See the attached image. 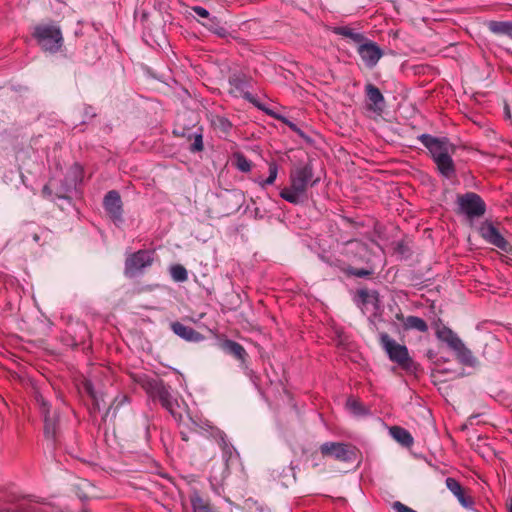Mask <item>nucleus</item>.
I'll use <instances>...</instances> for the list:
<instances>
[{
    "label": "nucleus",
    "instance_id": "nucleus-46",
    "mask_svg": "<svg viewBox=\"0 0 512 512\" xmlns=\"http://www.w3.org/2000/svg\"><path fill=\"white\" fill-rule=\"evenodd\" d=\"M358 296L361 298L362 302L363 303H366L367 302V299L369 297V293L366 289H360L358 290Z\"/></svg>",
    "mask_w": 512,
    "mask_h": 512
},
{
    "label": "nucleus",
    "instance_id": "nucleus-62",
    "mask_svg": "<svg viewBox=\"0 0 512 512\" xmlns=\"http://www.w3.org/2000/svg\"><path fill=\"white\" fill-rule=\"evenodd\" d=\"M190 321H192L193 323H196V320L193 318H190Z\"/></svg>",
    "mask_w": 512,
    "mask_h": 512
},
{
    "label": "nucleus",
    "instance_id": "nucleus-40",
    "mask_svg": "<svg viewBox=\"0 0 512 512\" xmlns=\"http://www.w3.org/2000/svg\"><path fill=\"white\" fill-rule=\"evenodd\" d=\"M392 507L396 512H417L416 510L404 505L400 501H395Z\"/></svg>",
    "mask_w": 512,
    "mask_h": 512
},
{
    "label": "nucleus",
    "instance_id": "nucleus-33",
    "mask_svg": "<svg viewBox=\"0 0 512 512\" xmlns=\"http://www.w3.org/2000/svg\"><path fill=\"white\" fill-rule=\"evenodd\" d=\"M346 406L353 414L357 416L366 415L368 413V410L362 405V403L352 397L347 399Z\"/></svg>",
    "mask_w": 512,
    "mask_h": 512
},
{
    "label": "nucleus",
    "instance_id": "nucleus-29",
    "mask_svg": "<svg viewBox=\"0 0 512 512\" xmlns=\"http://www.w3.org/2000/svg\"><path fill=\"white\" fill-rule=\"evenodd\" d=\"M190 502L194 512H211L209 503L198 492H194L190 496Z\"/></svg>",
    "mask_w": 512,
    "mask_h": 512
},
{
    "label": "nucleus",
    "instance_id": "nucleus-10",
    "mask_svg": "<svg viewBox=\"0 0 512 512\" xmlns=\"http://www.w3.org/2000/svg\"><path fill=\"white\" fill-rule=\"evenodd\" d=\"M357 52L365 66L369 69L374 68L384 55V51L381 47L367 37L365 38V41L358 45Z\"/></svg>",
    "mask_w": 512,
    "mask_h": 512
},
{
    "label": "nucleus",
    "instance_id": "nucleus-15",
    "mask_svg": "<svg viewBox=\"0 0 512 512\" xmlns=\"http://www.w3.org/2000/svg\"><path fill=\"white\" fill-rule=\"evenodd\" d=\"M170 328L174 334L187 342L198 343L205 339L204 335L178 321L171 322Z\"/></svg>",
    "mask_w": 512,
    "mask_h": 512
},
{
    "label": "nucleus",
    "instance_id": "nucleus-59",
    "mask_svg": "<svg viewBox=\"0 0 512 512\" xmlns=\"http://www.w3.org/2000/svg\"><path fill=\"white\" fill-rule=\"evenodd\" d=\"M57 196H58V197H60V198H65V196H64V195L59 194V193H57Z\"/></svg>",
    "mask_w": 512,
    "mask_h": 512
},
{
    "label": "nucleus",
    "instance_id": "nucleus-49",
    "mask_svg": "<svg viewBox=\"0 0 512 512\" xmlns=\"http://www.w3.org/2000/svg\"><path fill=\"white\" fill-rule=\"evenodd\" d=\"M293 132L297 133L299 136L305 138L304 132L297 126L296 129L293 130Z\"/></svg>",
    "mask_w": 512,
    "mask_h": 512
},
{
    "label": "nucleus",
    "instance_id": "nucleus-54",
    "mask_svg": "<svg viewBox=\"0 0 512 512\" xmlns=\"http://www.w3.org/2000/svg\"><path fill=\"white\" fill-rule=\"evenodd\" d=\"M95 404H100V399L98 395H95V398H91Z\"/></svg>",
    "mask_w": 512,
    "mask_h": 512
},
{
    "label": "nucleus",
    "instance_id": "nucleus-16",
    "mask_svg": "<svg viewBox=\"0 0 512 512\" xmlns=\"http://www.w3.org/2000/svg\"><path fill=\"white\" fill-rule=\"evenodd\" d=\"M446 487L453 493L458 499L460 504L465 508H472L474 500L471 496L466 494V490L462 487L460 482L455 478L448 477L445 480Z\"/></svg>",
    "mask_w": 512,
    "mask_h": 512
},
{
    "label": "nucleus",
    "instance_id": "nucleus-20",
    "mask_svg": "<svg viewBox=\"0 0 512 512\" xmlns=\"http://www.w3.org/2000/svg\"><path fill=\"white\" fill-rule=\"evenodd\" d=\"M243 97L250 103L254 104L257 108L264 111L267 115H269V116L273 117L274 119H277V120L281 121L282 123H284L285 125H287L292 131L294 129H296L297 125L295 123L290 121L285 116L280 115V114L272 111L271 109L266 108L264 105H262L260 102H258L256 100V98L250 92H245Z\"/></svg>",
    "mask_w": 512,
    "mask_h": 512
},
{
    "label": "nucleus",
    "instance_id": "nucleus-13",
    "mask_svg": "<svg viewBox=\"0 0 512 512\" xmlns=\"http://www.w3.org/2000/svg\"><path fill=\"white\" fill-rule=\"evenodd\" d=\"M220 347L225 353L240 361L241 366L247 371L246 373L248 375L253 373V371L249 370L247 366L248 353L240 343L231 339H224L220 343Z\"/></svg>",
    "mask_w": 512,
    "mask_h": 512
},
{
    "label": "nucleus",
    "instance_id": "nucleus-58",
    "mask_svg": "<svg viewBox=\"0 0 512 512\" xmlns=\"http://www.w3.org/2000/svg\"><path fill=\"white\" fill-rule=\"evenodd\" d=\"M508 510H509V512H512V503H510Z\"/></svg>",
    "mask_w": 512,
    "mask_h": 512
},
{
    "label": "nucleus",
    "instance_id": "nucleus-27",
    "mask_svg": "<svg viewBox=\"0 0 512 512\" xmlns=\"http://www.w3.org/2000/svg\"><path fill=\"white\" fill-rule=\"evenodd\" d=\"M402 327L405 331L412 329L423 333L428 331L427 323L422 318L412 315L406 317L405 323L402 325Z\"/></svg>",
    "mask_w": 512,
    "mask_h": 512
},
{
    "label": "nucleus",
    "instance_id": "nucleus-9",
    "mask_svg": "<svg viewBox=\"0 0 512 512\" xmlns=\"http://www.w3.org/2000/svg\"><path fill=\"white\" fill-rule=\"evenodd\" d=\"M479 234L489 244L499 248L505 253L512 251V245L502 236L492 222L486 220L479 227Z\"/></svg>",
    "mask_w": 512,
    "mask_h": 512
},
{
    "label": "nucleus",
    "instance_id": "nucleus-19",
    "mask_svg": "<svg viewBox=\"0 0 512 512\" xmlns=\"http://www.w3.org/2000/svg\"><path fill=\"white\" fill-rule=\"evenodd\" d=\"M451 154L452 153H445L444 155H439V157L434 160L439 173L448 179L456 175V168Z\"/></svg>",
    "mask_w": 512,
    "mask_h": 512
},
{
    "label": "nucleus",
    "instance_id": "nucleus-51",
    "mask_svg": "<svg viewBox=\"0 0 512 512\" xmlns=\"http://www.w3.org/2000/svg\"><path fill=\"white\" fill-rule=\"evenodd\" d=\"M180 435H181V439H182L183 441L187 442V441L189 440V436H188V434H187L186 432L181 431V432H180Z\"/></svg>",
    "mask_w": 512,
    "mask_h": 512
},
{
    "label": "nucleus",
    "instance_id": "nucleus-61",
    "mask_svg": "<svg viewBox=\"0 0 512 512\" xmlns=\"http://www.w3.org/2000/svg\"><path fill=\"white\" fill-rule=\"evenodd\" d=\"M190 321H192L193 323H196V320L193 318H190Z\"/></svg>",
    "mask_w": 512,
    "mask_h": 512
},
{
    "label": "nucleus",
    "instance_id": "nucleus-42",
    "mask_svg": "<svg viewBox=\"0 0 512 512\" xmlns=\"http://www.w3.org/2000/svg\"><path fill=\"white\" fill-rule=\"evenodd\" d=\"M84 389L91 398H95V395H97V392L94 390L93 384L90 381H86L84 383Z\"/></svg>",
    "mask_w": 512,
    "mask_h": 512
},
{
    "label": "nucleus",
    "instance_id": "nucleus-37",
    "mask_svg": "<svg viewBox=\"0 0 512 512\" xmlns=\"http://www.w3.org/2000/svg\"><path fill=\"white\" fill-rule=\"evenodd\" d=\"M198 421L197 428L200 430V434L211 437V430L212 429H218L217 427L212 426L209 421L202 420V419H196Z\"/></svg>",
    "mask_w": 512,
    "mask_h": 512
},
{
    "label": "nucleus",
    "instance_id": "nucleus-3",
    "mask_svg": "<svg viewBox=\"0 0 512 512\" xmlns=\"http://www.w3.org/2000/svg\"><path fill=\"white\" fill-rule=\"evenodd\" d=\"M147 393L154 399L158 400L161 406L166 409L175 419L181 418L177 413L179 407L178 401L171 393V387L166 385L162 380H149L145 384Z\"/></svg>",
    "mask_w": 512,
    "mask_h": 512
},
{
    "label": "nucleus",
    "instance_id": "nucleus-11",
    "mask_svg": "<svg viewBox=\"0 0 512 512\" xmlns=\"http://www.w3.org/2000/svg\"><path fill=\"white\" fill-rule=\"evenodd\" d=\"M103 206L114 224L119 225L123 223V203L118 191L111 190L107 192L104 196Z\"/></svg>",
    "mask_w": 512,
    "mask_h": 512
},
{
    "label": "nucleus",
    "instance_id": "nucleus-41",
    "mask_svg": "<svg viewBox=\"0 0 512 512\" xmlns=\"http://www.w3.org/2000/svg\"><path fill=\"white\" fill-rule=\"evenodd\" d=\"M192 10L201 18L207 20L211 15L207 9L201 6H193Z\"/></svg>",
    "mask_w": 512,
    "mask_h": 512
},
{
    "label": "nucleus",
    "instance_id": "nucleus-39",
    "mask_svg": "<svg viewBox=\"0 0 512 512\" xmlns=\"http://www.w3.org/2000/svg\"><path fill=\"white\" fill-rule=\"evenodd\" d=\"M90 483L86 480H83L80 484L75 485L76 494L81 500H87L89 496L83 491L82 487H88Z\"/></svg>",
    "mask_w": 512,
    "mask_h": 512
},
{
    "label": "nucleus",
    "instance_id": "nucleus-28",
    "mask_svg": "<svg viewBox=\"0 0 512 512\" xmlns=\"http://www.w3.org/2000/svg\"><path fill=\"white\" fill-rule=\"evenodd\" d=\"M349 252L364 260L368 255V245L360 240H351L348 242Z\"/></svg>",
    "mask_w": 512,
    "mask_h": 512
},
{
    "label": "nucleus",
    "instance_id": "nucleus-38",
    "mask_svg": "<svg viewBox=\"0 0 512 512\" xmlns=\"http://www.w3.org/2000/svg\"><path fill=\"white\" fill-rule=\"evenodd\" d=\"M95 108L91 105H84L83 107V116L84 119L81 121V124H86L88 121L86 119H92L96 116Z\"/></svg>",
    "mask_w": 512,
    "mask_h": 512
},
{
    "label": "nucleus",
    "instance_id": "nucleus-43",
    "mask_svg": "<svg viewBox=\"0 0 512 512\" xmlns=\"http://www.w3.org/2000/svg\"><path fill=\"white\" fill-rule=\"evenodd\" d=\"M21 234H23V240H25V238L28 236V234H30V231H29V229H25V230L21 231ZM31 236L36 243H38L40 241V234L38 232L31 233Z\"/></svg>",
    "mask_w": 512,
    "mask_h": 512
},
{
    "label": "nucleus",
    "instance_id": "nucleus-23",
    "mask_svg": "<svg viewBox=\"0 0 512 512\" xmlns=\"http://www.w3.org/2000/svg\"><path fill=\"white\" fill-rule=\"evenodd\" d=\"M487 28L496 35H506L512 39V21L491 20L486 23Z\"/></svg>",
    "mask_w": 512,
    "mask_h": 512
},
{
    "label": "nucleus",
    "instance_id": "nucleus-53",
    "mask_svg": "<svg viewBox=\"0 0 512 512\" xmlns=\"http://www.w3.org/2000/svg\"><path fill=\"white\" fill-rule=\"evenodd\" d=\"M42 192H43V194H48V195L51 194V191L47 185L44 186Z\"/></svg>",
    "mask_w": 512,
    "mask_h": 512
},
{
    "label": "nucleus",
    "instance_id": "nucleus-12",
    "mask_svg": "<svg viewBox=\"0 0 512 512\" xmlns=\"http://www.w3.org/2000/svg\"><path fill=\"white\" fill-rule=\"evenodd\" d=\"M323 456H331L336 460L349 462L353 460L355 452L347 444L338 442H326L320 446Z\"/></svg>",
    "mask_w": 512,
    "mask_h": 512
},
{
    "label": "nucleus",
    "instance_id": "nucleus-60",
    "mask_svg": "<svg viewBox=\"0 0 512 512\" xmlns=\"http://www.w3.org/2000/svg\"><path fill=\"white\" fill-rule=\"evenodd\" d=\"M190 321H192L193 323H196V320L193 318H190Z\"/></svg>",
    "mask_w": 512,
    "mask_h": 512
},
{
    "label": "nucleus",
    "instance_id": "nucleus-63",
    "mask_svg": "<svg viewBox=\"0 0 512 512\" xmlns=\"http://www.w3.org/2000/svg\"><path fill=\"white\" fill-rule=\"evenodd\" d=\"M81 512H89L88 509H83Z\"/></svg>",
    "mask_w": 512,
    "mask_h": 512
},
{
    "label": "nucleus",
    "instance_id": "nucleus-50",
    "mask_svg": "<svg viewBox=\"0 0 512 512\" xmlns=\"http://www.w3.org/2000/svg\"><path fill=\"white\" fill-rule=\"evenodd\" d=\"M293 132L297 133L299 136L305 138L304 132L297 126L296 129L293 130Z\"/></svg>",
    "mask_w": 512,
    "mask_h": 512
},
{
    "label": "nucleus",
    "instance_id": "nucleus-6",
    "mask_svg": "<svg viewBox=\"0 0 512 512\" xmlns=\"http://www.w3.org/2000/svg\"><path fill=\"white\" fill-rule=\"evenodd\" d=\"M154 261V251L141 249L127 255L124 263V275L127 278H135L144 273Z\"/></svg>",
    "mask_w": 512,
    "mask_h": 512
},
{
    "label": "nucleus",
    "instance_id": "nucleus-24",
    "mask_svg": "<svg viewBox=\"0 0 512 512\" xmlns=\"http://www.w3.org/2000/svg\"><path fill=\"white\" fill-rule=\"evenodd\" d=\"M391 436L402 446L409 448L413 444V437L408 430L400 426L390 428Z\"/></svg>",
    "mask_w": 512,
    "mask_h": 512
},
{
    "label": "nucleus",
    "instance_id": "nucleus-35",
    "mask_svg": "<svg viewBox=\"0 0 512 512\" xmlns=\"http://www.w3.org/2000/svg\"><path fill=\"white\" fill-rule=\"evenodd\" d=\"M235 166L241 172H249L251 170L252 164L251 161L248 160L244 154L238 152L234 154Z\"/></svg>",
    "mask_w": 512,
    "mask_h": 512
},
{
    "label": "nucleus",
    "instance_id": "nucleus-56",
    "mask_svg": "<svg viewBox=\"0 0 512 512\" xmlns=\"http://www.w3.org/2000/svg\"><path fill=\"white\" fill-rule=\"evenodd\" d=\"M505 109H506V115H507L508 117H510V112H509V108H508V106H506V108H505Z\"/></svg>",
    "mask_w": 512,
    "mask_h": 512
},
{
    "label": "nucleus",
    "instance_id": "nucleus-57",
    "mask_svg": "<svg viewBox=\"0 0 512 512\" xmlns=\"http://www.w3.org/2000/svg\"><path fill=\"white\" fill-rule=\"evenodd\" d=\"M149 435V426L146 427V436L148 437Z\"/></svg>",
    "mask_w": 512,
    "mask_h": 512
},
{
    "label": "nucleus",
    "instance_id": "nucleus-36",
    "mask_svg": "<svg viewBox=\"0 0 512 512\" xmlns=\"http://www.w3.org/2000/svg\"><path fill=\"white\" fill-rule=\"evenodd\" d=\"M278 174V165L275 162L269 163V176L263 182H261V186L265 187L266 185H272Z\"/></svg>",
    "mask_w": 512,
    "mask_h": 512
},
{
    "label": "nucleus",
    "instance_id": "nucleus-44",
    "mask_svg": "<svg viewBox=\"0 0 512 512\" xmlns=\"http://www.w3.org/2000/svg\"><path fill=\"white\" fill-rule=\"evenodd\" d=\"M395 251L401 255H404L408 252V247L403 242H399L396 245Z\"/></svg>",
    "mask_w": 512,
    "mask_h": 512
},
{
    "label": "nucleus",
    "instance_id": "nucleus-17",
    "mask_svg": "<svg viewBox=\"0 0 512 512\" xmlns=\"http://www.w3.org/2000/svg\"><path fill=\"white\" fill-rule=\"evenodd\" d=\"M435 328V334L438 340L445 342L450 349L459 344L461 340L458 335L449 327L442 324L441 320L438 319L433 323Z\"/></svg>",
    "mask_w": 512,
    "mask_h": 512
},
{
    "label": "nucleus",
    "instance_id": "nucleus-14",
    "mask_svg": "<svg viewBox=\"0 0 512 512\" xmlns=\"http://www.w3.org/2000/svg\"><path fill=\"white\" fill-rule=\"evenodd\" d=\"M365 94L367 99V108L381 115L385 109V99L380 89L375 85L368 83L365 86Z\"/></svg>",
    "mask_w": 512,
    "mask_h": 512
},
{
    "label": "nucleus",
    "instance_id": "nucleus-22",
    "mask_svg": "<svg viewBox=\"0 0 512 512\" xmlns=\"http://www.w3.org/2000/svg\"><path fill=\"white\" fill-rule=\"evenodd\" d=\"M459 344H457V346H454L451 350H453L455 352V355H456V358L457 360L463 364V365H466V366H470V367H473L476 365L477 363V360L476 358L473 356L472 352L470 349H468L465 344L462 342V340H460L458 342Z\"/></svg>",
    "mask_w": 512,
    "mask_h": 512
},
{
    "label": "nucleus",
    "instance_id": "nucleus-5",
    "mask_svg": "<svg viewBox=\"0 0 512 512\" xmlns=\"http://www.w3.org/2000/svg\"><path fill=\"white\" fill-rule=\"evenodd\" d=\"M32 36L44 51L56 53L63 44L61 29L55 25H37Z\"/></svg>",
    "mask_w": 512,
    "mask_h": 512
},
{
    "label": "nucleus",
    "instance_id": "nucleus-18",
    "mask_svg": "<svg viewBox=\"0 0 512 512\" xmlns=\"http://www.w3.org/2000/svg\"><path fill=\"white\" fill-rule=\"evenodd\" d=\"M211 437L218 443L222 450L223 459L226 465H228L229 460L232 458L233 453L235 452V448L227 441L226 435L220 429H212Z\"/></svg>",
    "mask_w": 512,
    "mask_h": 512
},
{
    "label": "nucleus",
    "instance_id": "nucleus-48",
    "mask_svg": "<svg viewBox=\"0 0 512 512\" xmlns=\"http://www.w3.org/2000/svg\"><path fill=\"white\" fill-rule=\"evenodd\" d=\"M395 318H396L398 321H401V322H402V324L404 325L406 317H404V315H403L401 312L396 313Z\"/></svg>",
    "mask_w": 512,
    "mask_h": 512
},
{
    "label": "nucleus",
    "instance_id": "nucleus-8",
    "mask_svg": "<svg viewBox=\"0 0 512 512\" xmlns=\"http://www.w3.org/2000/svg\"><path fill=\"white\" fill-rule=\"evenodd\" d=\"M418 140L429 150L431 157L436 160L439 155L445 153H454L455 145L450 143L447 137H435L430 134H421L418 136Z\"/></svg>",
    "mask_w": 512,
    "mask_h": 512
},
{
    "label": "nucleus",
    "instance_id": "nucleus-31",
    "mask_svg": "<svg viewBox=\"0 0 512 512\" xmlns=\"http://www.w3.org/2000/svg\"><path fill=\"white\" fill-rule=\"evenodd\" d=\"M229 83L238 90H243L249 84V78L243 73H234L229 77Z\"/></svg>",
    "mask_w": 512,
    "mask_h": 512
},
{
    "label": "nucleus",
    "instance_id": "nucleus-52",
    "mask_svg": "<svg viewBox=\"0 0 512 512\" xmlns=\"http://www.w3.org/2000/svg\"><path fill=\"white\" fill-rule=\"evenodd\" d=\"M101 407H100V404H95L93 402V406L91 408V412H96V411H100Z\"/></svg>",
    "mask_w": 512,
    "mask_h": 512
},
{
    "label": "nucleus",
    "instance_id": "nucleus-7",
    "mask_svg": "<svg viewBox=\"0 0 512 512\" xmlns=\"http://www.w3.org/2000/svg\"><path fill=\"white\" fill-rule=\"evenodd\" d=\"M35 398L40 406V411L44 418V434L46 438L51 439L55 443L57 441L59 431V412L57 410H51L50 404L41 394H37Z\"/></svg>",
    "mask_w": 512,
    "mask_h": 512
},
{
    "label": "nucleus",
    "instance_id": "nucleus-30",
    "mask_svg": "<svg viewBox=\"0 0 512 512\" xmlns=\"http://www.w3.org/2000/svg\"><path fill=\"white\" fill-rule=\"evenodd\" d=\"M170 274L176 282H185L188 279V272L181 264L172 265L170 267Z\"/></svg>",
    "mask_w": 512,
    "mask_h": 512
},
{
    "label": "nucleus",
    "instance_id": "nucleus-26",
    "mask_svg": "<svg viewBox=\"0 0 512 512\" xmlns=\"http://www.w3.org/2000/svg\"><path fill=\"white\" fill-rule=\"evenodd\" d=\"M202 25L221 38H225L229 34L227 29L221 25L220 20L216 16H210L206 21L202 22Z\"/></svg>",
    "mask_w": 512,
    "mask_h": 512
},
{
    "label": "nucleus",
    "instance_id": "nucleus-25",
    "mask_svg": "<svg viewBox=\"0 0 512 512\" xmlns=\"http://www.w3.org/2000/svg\"><path fill=\"white\" fill-rule=\"evenodd\" d=\"M333 33L336 35H340L346 38H349L351 41H353L357 46L365 41L366 36L362 33L355 32L354 29H352L349 26H337L333 28Z\"/></svg>",
    "mask_w": 512,
    "mask_h": 512
},
{
    "label": "nucleus",
    "instance_id": "nucleus-1",
    "mask_svg": "<svg viewBox=\"0 0 512 512\" xmlns=\"http://www.w3.org/2000/svg\"><path fill=\"white\" fill-rule=\"evenodd\" d=\"M290 185L280 192V197L289 203L298 205L307 200L306 192L309 187L318 184L320 178H314L312 161L308 159L305 163L295 165L289 174Z\"/></svg>",
    "mask_w": 512,
    "mask_h": 512
},
{
    "label": "nucleus",
    "instance_id": "nucleus-34",
    "mask_svg": "<svg viewBox=\"0 0 512 512\" xmlns=\"http://www.w3.org/2000/svg\"><path fill=\"white\" fill-rule=\"evenodd\" d=\"M343 271L348 276H355L358 278H370L373 275V270L371 269L354 268L352 266H347V268H343Z\"/></svg>",
    "mask_w": 512,
    "mask_h": 512
},
{
    "label": "nucleus",
    "instance_id": "nucleus-4",
    "mask_svg": "<svg viewBox=\"0 0 512 512\" xmlns=\"http://www.w3.org/2000/svg\"><path fill=\"white\" fill-rule=\"evenodd\" d=\"M457 208L455 212L458 215H465L469 220L480 218L486 213V204L484 200L475 192L458 194L456 197Z\"/></svg>",
    "mask_w": 512,
    "mask_h": 512
},
{
    "label": "nucleus",
    "instance_id": "nucleus-2",
    "mask_svg": "<svg viewBox=\"0 0 512 512\" xmlns=\"http://www.w3.org/2000/svg\"><path fill=\"white\" fill-rule=\"evenodd\" d=\"M380 343L389 359L397 363L403 370L409 373H415L418 370L419 365L409 356L405 345L398 344L385 332L380 333Z\"/></svg>",
    "mask_w": 512,
    "mask_h": 512
},
{
    "label": "nucleus",
    "instance_id": "nucleus-32",
    "mask_svg": "<svg viewBox=\"0 0 512 512\" xmlns=\"http://www.w3.org/2000/svg\"><path fill=\"white\" fill-rule=\"evenodd\" d=\"M212 125L214 126L215 129H218L219 131L226 135L229 134V132L232 129V123L226 117L223 116H216L212 120Z\"/></svg>",
    "mask_w": 512,
    "mask_h": 512
},
{
    "label": "nucleus",
    "instance_id": "nucleus-21",
    "mask_svg": "<svg viewBox=\"0 0 512 512\" xmlns=\"http://www.w3.org/2000/svg\"><path fill=\"white\" fill-rule=\"evenodd\" d=\"M202 127L198 128L197 131L192 134L186 133V129H183L181 133L174 130V134L177 136L186 137L188 141H191L189 151L192 153L202 152L204 150Z\"/></svg>",
    "mask_w": 512,
    "mask_h": 512
},
{
    "label": "nucleus",
    "instance_id": "nucleus-47",
    "mask_svg": "<svg viewBox=\"0 0 512 512\" xmlns=\"http://www.w3.org/2000/svg\"><path fill=\"white\" fill-rule=\"evenodd\" d=\"M436 355H437L436 352L432 349H429L426 353L427 358L430 360L434 359L436 357Z\"/></svg>",
    "mask_w": 512,
    "mask_h": 512
},
{
    "label": "nucleus",
    "instance_id": "nucleus-45",
    "mask_svg": "<svg viewBox=\"0 0 512 512\" xmlns=\"http://www.w3.org/2000/svg\"><path fill=\"white\" fill-rule=\"evenodd\" d=\"M189 422H190V425H189L190 431L200 434V430L197 428L198 421L196 419L190 417Z\"/></svg>",
    "mask_w": 512,
    "mask_h": 512
},
{
    "label": "nucleus",
    "instance_id": "nucleus-55",
    "mask_svg": "<svg viewBox=\"0 0 512 512\" xmlns=\"http://www.w3.org/2000/svg\"><path fill=\"white\" fill-rule=\"evenodd\" d=\"M34 512H44L42 508H33Z\"/></svg>",
    "mask_w": 512,
    "mask_h": 512
}]
</instances>
